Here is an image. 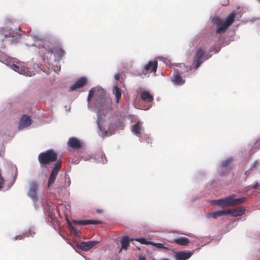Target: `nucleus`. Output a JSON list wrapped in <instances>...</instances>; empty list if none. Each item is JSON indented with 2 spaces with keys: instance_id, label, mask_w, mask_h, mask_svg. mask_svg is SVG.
Segmentation results:
<instances>
[{
  "instance_id": "f257e3e1",
  "label": "nucleus",
  "mask_w": 260,
  "mask_h": 260,
  "mask_svg": "<svg viewBox=\"0 0 260 260\" xmlns=\"http://www.w3.org/2000/svg\"><path fill=\"white\" fill-rule=\"evenodd\" d=\"M57 158L56 153L52 149H49L39 154L38 160L41 165L45 168H47L48 165Z\"/></svg>"
},
{
  "instance_id": "f03ea898",
  "label": "nucleus",
  "mask_w": 260,
  "mask_h": 260,
  "mask_svg": "<svg viewBox=\"0 0 260 260\" xmlns=\"http://www.w3.org/2000/svg\"><path fill=\"white\" fill-rule=\"evenodd\" d=\"M94 94L97 104H99L100 107L103 106L106 101L105 91L103 89L93 88L89 91L87 100L90 101Z\"/></svg>"
},
{
  "instance_id": "7ed1b4c3",
  "label": "nucleus",
  "mask_w": 260,
  "mask_h": 260,
  "mask_svg": "<svg viewBox=\"0 0 260 260\" xmlns=\"http://www.w3.org/2000/svg\"><path fill=\"white\" fill-rule=\"evenodd\" d=\"M208 58V57L206 55V48L204 46H200L198 48L193 59L194 67L197 69L200 67L202 62Z\"/></svg>"
},
{
  "instance_id": "20e7f679",
  "label": "nucleus",
  "mask_w": 260,
  "mask_h": 260,
  "mask_svg": "<svg viewBox=\"0 0 260 260\" xmlns=\"http://www.w3.org/2000/svg\"><path fill=\"white\" fill-rule=\"evenodd\" d=\"M234 197L235 195L232 194L229 197L221 199L222 207H230L239 205L244 203L246 200L245 197H242L239 199H235Z\"/></svg>"
},
{
  "instance_id": "39448f33",
  "label": "nucleus",
  "mask_w": 260,
  "mask_h": 260,
  "mask_svg": "<svg viewBox=\"0 0 260 260\" xmlns=\"http://www.w3.org/2000/svg\"><path fill=\"white\" fill-rule=\"evenodd\" d=\"M38 184L36 181H31L29 183V187L27 195L34 201H36L38 199L37 191Z\"/></svg>"
},
{
  "instance_id": "423d86ee",
  "label": "nucleus",
  "mask_w": 260,
  "mask_h": 260,
  "mask_svg": "<svg viewBox=\"0 0 260 260\" xmlns=\"http://www.w3.org/2000/svg\"><path fill=\"white\" fill-rule=\"evenodd\" d=\"M61 167V162H58V163L54 164V166L53 169L52 170L50 176L48 178V187H50L51 185H52L54 183Z\"/></svg>"
},
{
  "instance_id": "0eeeda50",
  "label": "nucleus",
  "mask_w": 260,
  "mask_h": 260,
  "mask_svg": "<svg viewBox=\"0 0 260 260\" xmlns=\"http://www.w3.org/2000/svg\"><path fill=\"white\" fill-rule=\"evenodd\" d=\"M214 24L217 26L216 32L221 34L225 31L226 29L229 27L225 21H223L220 18L215 17L212 20Z\"/></svg>"
},
{
  "instance_id": "6e6552de",
  "label": "nucleus",
  "mask_w": 260,
  "mask_h": 260,
  "mask_svg": "<svg viewBox=\"0 0 260 260\" xmlns=\"http://www.w3.org/2000/svg\"><path fill=\"white\" fill-rule=\"evenodd\" d=\"M99 242L98 241L82 242L80 243L77 244V247L83 251H88L99 244Z\"/></svg>"
},
{
  "instance_id": "1a4fd4ad",
  "label": "nucleus",
  "mask_w": 260,
  "mask_h": 260,
  "mask_svg": "<svg viewBox=\"0 0 260 260\" xmlns=\"http://www.w3.org/2000/svg\"><path fill=\"white\" fill-rule=\"evenodd\" d=\"M68 145L74 149H78L82 147L80 141L75 137L70 138L68 141Z\"/></svg>"
},
{
  "instance_id": "9d476101",
  "label": "nucleus",
  "mask_w": 260,
  "mask_h": 260,
  "mask_svg": "<svg viewBox=\"0 0 260 260\" xmlns=\"http://www.w3.org/2000/svg\"><path fill=\"white\" fill-rule=\"evenodd\" d=\"M31 123V119L27 115H23L19 122V129H21L24 127H28Z\"/></svg>"
},
{
  "instance_id": "9b49d317",
  "label": "nucleus",
  "mask_w": 260,
  "mask_h": 260,
  "mask_svg": "<svg viewBox=\"0 0 260 260\" xmlns=\"http://www.w3.org/2000/svg\"><path fill=\"white\" fill-rule=\"evenodd\" d=\"M87 79L85 77H81L77 80L75 83L70 87L71 90L74 91L78 88L83 87L87 83Z\"/></svg>"
},
{
  "instance_id": "f8f14e48",
  "label": "nucleus",
  "mask_w": 260,
  "mask_h": 260,
  "mask_svg": "<svg viewBox=\"0 0 260 260\" xmlns=\"http://www.w3.org/2000/svg\"><path fill=\"white\" fill-rule=\"evenodd\" d=\"M133 241V239H130L127 236L122 237L120 240L121 247L119 252H120L122 250H127L129 245L130 242Z\"/></svg>"
},
{
  "instance_id": "ddd939ff",
  "label": "nucleus",
  "mask_w": 260,
  "mask_h": 260,
  "mask_svg": "<svg viewBox=\"0 0 260 260\" xmlns=\"http://www.w3.org/2000/svg\"><path fill=\"white\" fill-rule=\"evenodd\" d=\"M157 61L156 60L149 61L144 67V70L150 73L156 72Z\"/></svg>"
},
{
  "instance_id": "4468645a",
  "label": "nucleus",
  "mask_w": 260,
  "mask_h": 260,
  "mask_svg": "<svg viewBox=\"0 0 260 260\" xmlns=\"http://www.w3.org/2000/svg\"><path fill=\"white\" fill-rule=\"evenodd\" d=\"M73 222L77 225H88L90 224H99L102 222L98 220H73Z\"/></svg>"
},
{
  "instance_id": "2eb2a0df",
  "label": "nucleus",
  "mask_w": 260,
  "mask_h": 260,
  "mask_svg": "<svg viewBox=\"0 0 260 260\" xmlns=\"http://www.w3.org/2000/svg\"><path fill=\"white\" fill-rule=\"evenodd\" d=\"M244 208L238 207L235 209H228L226 210L227 214H231L233 216H238L243 215L245 212Z\"/></svg>"
},
{
  "instance_id": "dca6fc26",
  "label": "nucleus",
  "mask_w": 260,
  "mask_h": 260,
  "mask_svg": "<svg viewBox=\"0 0 260 260\" xmlns=\"http://www.w3.org/2000/svg\"><path fill=\"white\" fill-rule=\"evenodd\" d=\"M192 255L190 252L180 251L176 252L175 255L176 260H186Z\"/></svg>"
},
{
  "instance_id": "f3484780",
  "label": "nucleus",
  "mask_w": 260,
  "mask_h": 260,
  "mask_svg": "<svg viewBox=\"0 0 260 260\" xmlns=\"http://www.w3.org/2000/svg\"><path fill=\"white\" fill-rule=\"evenodd\" d=\"M140 98L142 101L146 103L152 102L154 100L153 96L147 91L141 92Z\"/></svg>"
},
{
  "instance_id": "a211bd4d",
  "label": "nucleus",
  "mask_w": 260,
  "mask_h": 260,
  "mask_svg": "<svg viewBox=\"0 0 260 260\" xmlns=\"http://www.w3.org/2000/svg\"><path fill=\"white\" fill-rule=\"evenodd\" d=\"M172 242L180 245L185 246L187 245L189 243V240L188 238L185 237H179L174 239Z\"/></svg>"
},
{
  "instance_id": "6ab92c4d",
  "label": "nucleus",
  "mask_w": 260,
  "mask_h": 260,
  "mask_svg": "<svg viewBox=\"0 0 260 260\" xmlns=\"http://www.w3.org/2000/svg\"><path fill=\"white\" fill-rule=\"evenodd\" d=\"M113 93L114 94L116 99V103L119 104L121 96V90L117 86H115L113 88Z\"/></svg>"
},
{
  "instance_id": "aec40b11",
  "label": "nucleus",
  "mask_w": 260,
  "mask_h": 260,
  "mask_svg": "<svg viewBox=\"0 0 260 260\" xmlns=\"http://www.w3.org/2000/svg\"><path fill=\"white\" fill-rule=\"evenodd\" d=\"M48 52L57 55L59 57L63 56L65 53L64 51L61 48H56L50 49Z\"/></svg>"
},
{
  "instance_id": "412c9836",
  "label": "nucleus",
  "mask_w": 260,
  "mask_h": 260,
  "mask_svg": "<svg viewBox=\"0 0 260 260\" xmlns=\"http://www.w3.org/2000/svg\"><path fill=\"white\" fill-rule=\"evenodd\" d=\"M172 80L175 84L177 85L183 84L185 82L182 76L180 75L178 73H177L173 75Z\"/></svg>"
},
{
  "instance_id": "4be33fe9",
  "label": "nucleus",
  "mask_w": 260,
  "mask_h": 260,
  "mask_svg": "<svg viewBox=\"0 0 260 260\" xmlns=\"http://www.w3.org/2000/svg\"><path fill=\"white\" fill-rule=\"evenodd\" d=\"M225 215H227L226 210H220L211 212L209 214V216H211L214 219H215L218 217H220Z\"/></svg>"
},
{
  "instance_id": "5701e85b",
  "label": "nucleus",
  "mask_w": 260,
  "mask_h": 260,
  "mask_svg": "<svg viewBox=\"0 0 260 260\" xmlns=\"http://www.w3.org/2000/svg\"><path fill=\"white\" fill-rule=\"evenodd\" d=\"M236 14L234 12L231 13L224 21L227 25L230 26L234 22Z\"/></svg>"
},
{
  "instance_id": "b1692460",
  "label": "nucleus",
  "mask_w": 260,
  "mask_h": 260,
  "mask_svg": "<svg viewBox=\"0 0 260 260\" xmlns=\"http://www.w3.org/2000/svg\"><path fill=\"white\" fill-rule=\"evenodd\" d=\"M233 161V159L232 158L225 159L221 163L220 166V168H223V170H225L227 168H232L231 164Z\"/></svg>"
},
{
  "instance_id": "393cba45",
  "label": "nucleus",
  "mask_w": 260,
  "mask_h": 260,
  "mask_svg": "<svg viewBox=\"0 0 260 260\" xmlns=\"http://www.w3.org/2000/svg\"><path fill=\"white\" fill-rule=\"evenodd\" d=\"M141 123H140V122L139 121L136 124H134L133 126V131L136 134H141Z\"/></svg>"
},
{
  "instance_id": "a878e982",
  "label": "nucleus",
  "mask_w": 260,
  "mask_h": 260,
  "mask_svg": "<svg viewBox=\"0 0 260 260\" xmlns=\"http://www.w3.org/2000/svg\"><path fill=\"white\" fill-rule=\"evenodd\" d=\"M69 228L71 232L76 236H78V230L72 225V224L67 220Z\"/></svg>"
},
{
  "instance_id": "bb28decb",
  "label": "nucleus",
  "mask_w": 260,
  "mask_h": 260,
  "mask_svg": "<svg viewBox=\"0 0 260 260\" xmlns=\"http://www.w3.org/2000/svg\"><path fill=\"white\" fill-rule=\"evenodd\" d=\"M150 245H151L158 249H167V250H168L169 249V247L164 246V245L162 243H154V242H151L150 243Z\"/></svg>"
},
{
  "instance_id": "cd10ccee",
  "label": "nucleus",
  "mask_w": 260,
  "mask_h": 260,
  "mask_svg": "<svg viewBox=\"0 0 260 260\" xmlns=\"http://www.w3.org/2000/svg\"><path fill=\"white\" fill-rule=\"evenodd\" d=\"M220 169L221 170L219 174L221 176H224L226 175L232 171V168H227V169L225 170H223V168H220Z\"/></svg>"
},
{
  "instance_id": "c85d7f7f",
  "label": "nucleus",
  "mask_w": 260,
  "mask_h": 260,
  "mask_svg": "<svg viewBox=\"0 0 260 260\" xmlns=\"http://www.w3.org/2000/svg\"><path fill=\"white\" fill-rule=\"evenodd\" d=\"M12 67H13V69L15 71L17 72L18 73H19L20 74L25 75V71H23V70L22 69H20V68L19 67H18V66L13 64Z\"/></svg>"
},
{
  "instance_id": "c756f323",
  "label": "nucleus",
  "mask_w": 260,
  "mask_h": 260,
  "mask_svg": "<svg viewBox=\"0 0 260 260\" xmlns=\"http://www.w3.org/2000/svg\"><path fill=\"white\" fill-rule=\"evenodd\" d=\"M135 240L136 241L139 242L141 244H146V245H148V244L150 245V243L151 242L147 241L145 238H137V239H136Z\"/></svg>"
},
{
  "instance_id": "7c9ffc66",
  "label": "nucleus",
  "mask_w": 260,
  "mask_h": 260,
  "mask_svg": "<svg viewBox=\"0 0 260 260\" xmlns=\"http://www.w3.org/2000/svg\"><path fill=\"white\" fill-rule=\"evenodd\" d=\"M25 237H26V235L24 233H23L21 235H19L18 236H16L15 237H14L13 240H22V239H24Z\"/></svg>"
},
{
  "instance_id": "2f4dec72",
  "label": "nucleus",
  "mask_w": 260,
  "mask_h": 260,
  "mask_svg": "<svg viewBox=\"0 0 260 260\" xmlns=\"http://www.w3.org/2000/svg\"><path fill=\"white\" fill-rule=\"evenodd\" d=\"M213 204L218 206H222V200L221 199L214 200L213 201Z\"/></svg>"
},
{
  "instance_id": "473e14b6",
  "label": "nucleus",
  "mask_w": 260,
  "mask_h": 260,
  "mask_svg": "<svg viewBox=\"0 0 260 260\" xmlns=\"http://www.w3.org/2000/svg\"><path fill=\"white\" fill-rule=\"evenodd\" d=\"M254 189H260V184L258 182H255V184L251 187Z\"/></svg>"
},
{
  "instance_id": "72a5a7b5",
  "label": "nucleus",
  "mask_w": 260,
  "mask_h": 260,
  "mask_svg": "<svg viewBox=\"0 0 260 260\" xmlns=\"http://www.w3.org/2000/svg\"><path fill=\"white\" fill-rule=\"evenodd\" d=\"M26 235V237L32 236L35 233L32 232L30 230L24 233Z\"/></svg>"
},
{
  "instance_id": "f704fd0d",
  "label": "nucleus",
  "mask_w": 260,
  "mask_h": 260,
  "mask_svg": "<svg viewBox=\"0 0 260 260\" xmlns=\"http://www.w3.org/2000/svg\"><path fill=\"white\" fill-rule=\"evenodd\" d=\"M17 174H18V171H17V169L16 168H15V174H14V176L13 177V181L15 182L16 179V178H17Z\"/></svg>"
},
{
  "instance_id": "c9c22d12",
  "label": "nucleus",
  "mask_w": 260,
  "mask_h": 260,
  "mask_svg": "<svg viewBox=\"0 0 260 260\" xmlns=\"http://www.w3.org/2000/svg\"><path fill=\"white\" fill-rule=\"evenodd\" d=\"M114 78L116 81H119L120 75L118 73H116L114 75Z\"/></svg>"
},
{
  "instance_id": "e433bc0d",
  "label": "nucleus",
  "mask_w": 260,
  "mask_h": 260,
  "mask_svg": "<svg viewBox=\"0 0 260 260\" xmlns=\"http://www.w3.org/2000/svg\"><path fill=\"white\" fill-rule=\"evenodd\" d=\"M138 260H146V257L144 256H139Z\"/></svg>"
},
{
  "instance_id": "4c0bfd02",
  "label": "nucleus",
  "mask_w": 260,
  "mask_h": 260,
  "mask_svg": "<svg viewBox=\"0 0 260 260\" xmlns=\"http://www.w3.org/2000/svg\"><path fill=\"white\" fill-rule=\"evenodd\" d=\"M26 75L27 76H31V74H29V73H26Z\"/></svg>"
},
{
  "instance_id": "58836bf2",
  "label": "nucleus",
  "mask_w": 260,
  "mask_h": 260,
  "mask_svg": "<svg viewBox=\"0 0 260 260\" xmlns=\"http://www.w3.org/2000/svg\"><path fill=\"white\" fill-rule=\"evenodd\" d=\"M97 212H100V211L97 210Z\"/></svg>"
}]
</instances>
